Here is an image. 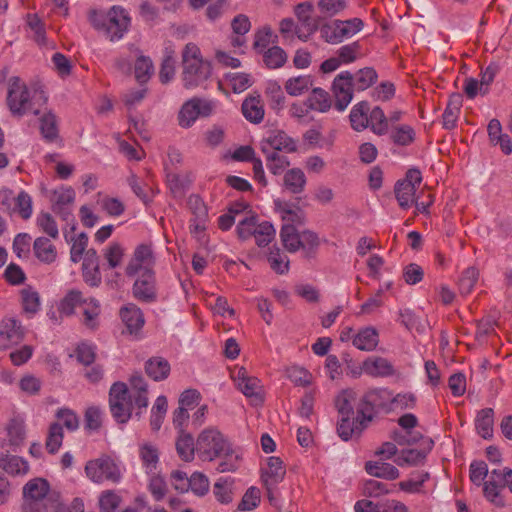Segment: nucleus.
<instances>
[{
    "label": "nucleus",
    "instance_id": "18",
    "mask_svg": "<svg viewBox=\"0 0 512 512\" xmlns=\"http://www.w3.org/2000/svg\"><path fill=\"white\" fill-rule=\"evenodd\" d=\"M75 200V192L71 187H62L53 193V210L58 213L63 220L68 221L69 218L73 221V215L68 209V206Z\"/></svg>",
    "mask_w": 512,
    "mask_h": 512
},
{
    "label": "nucleus",
    "instance_id": "23",
    "mask_svg": "<svg viewBox=\"0 0 512 512\" xmlns=\"http://www.w3.org/2000/svg\"><path fill=\"white\" fill-rule=\"evenodd\" d=\"M361 399L353 389L343 390L335 399V407L341 416H354L355 409L358 415V403Z\"/></svg>",
    "mask_w": 512,
    "mask_h": 512
},
{
    "label": "nucleus",
    "instance_id": "63",
    "mask_svg": "<svg viewBox=\"0 0 512 512\" xmlns=\"http://www.w3.org/2000/svg\"><path fill=\"white\" fill-rule=\"evenodd\" d=\"M124 249L119 243L113 242L104 250V258L110 269L118 267L123 259Z\"/></svg>",
    "mask_w": 512,
    "mask_h": 512
},
{
    "label": "nucleus",
    "instance_id": "19",
    "mask_svg": "<svg viewBox=\"0 0 512 512\" xmlns=\"http://www.w3.org/2000/svg\"><path fill=\"white\" fill-rule=\"evenodd\" d=\"M23 338L20 325L13 318L3 319L0 323V349H6L19 343Z\"/></svg>",
    "mask_w": 512,
    "mask_h": 512
},
{
    "label": "nucleus",
    "instance_id": "28",
    "mask_svg": "<svg viewBox=\"0 0 512 512\" xmlns=\"http://www.w3.org/2000/svg\"><path fill=\"white\" fill-rule=\"evenodd\" d=\"M241 109L243 116L252 123H260L264 118V106L259 95L247 97Z\"/></svg>",
    "mask_w": 512,
    "mask_h": 512
},
{
    "label": "nucleus",
    "instance_id": "2",
    "mask_svg": "<svg viewBox=\"0 0 512 512\" xmlns=\"http://www.w3.org/2000/svg\"><path fill=\"white\" fill-rule=\"evenodd\" d=\"M380 389H371L365 392L358 403V415L341 416L337 424V434L343 441L358 438L373 420L375 408L381 407L382 393Z\"/></svg>",
    "mask_w": 512,
    "mask_h": 512
},
{
    "label": "nucleus",
    "instance_id": "37",
    "mask_svg": "<svg viewBox=\"0 0 512 512\" xmlns=\"http://www.w3.org/2000/svg\"><path fill=\"white\" fill-rule=\"evenodd\" d=\"M369 105L367 102L356 104L350 112L351 126L356 131H362L369 126Z\"/></svg>",
    "mask_w": 512,
    "mask_h": 512
},
{
    "label": "nucleus",
    "instance_id": "41",
    "mask_svg": "<svg viewBox=\"0 0 512 512\" xmlns=\"http://www.w3.org/2000/svg\"><path fill=\"white\" fill-rule=\"evenodd\" d=\"M262 151L266 154L267 167L274 175L281 174L289 166L290 163L286 156L275 151H269L265 145H263Z\"/></svg>",
    "mask_w": 512,
    "mask_h": 512
},
{
    "label": "nucleus",
    "instance_id": "40",
    "mask_svg": "<svg viewBox=\"0 0 512 512\" xmlns=\"http://www.w3.org/2000/svg\"><path fill=\"white\" fill-rule=\"evenodd\" d=\"M80 310L84 315V324L89 328H94L100 314L99 302L94 298H83Z\"/></svg>",
    "mask_w": 512,
    "mask_h": 512
},
{
    "label": "nucleus",
    "instance_id": "42",
    "mask_svg": "<svg viewBox=\"0 0 512 512\" xmlns=\"http://www.w3.org/2000/svg\"><path fill=\"white\" fill-rule=\"evenodd\" d=\"M461 98L459 95L452 96L443 113V126L446 129H453L456 126L460 114Z\"/></svg>",
    "mask_w": 512,
    "mask_h": 512
},
{
    "label": "nucleus",
    "instance_id": "25",
    "mask_svg": "<svg viewBox=\"0 0 512 512\" xmlns=\"http://www.w3.org/2000/svg\"><path fill=\"white\" fill-rule=\"evenodd\" d=\"M365 470L369 475L373 477L390 481L395 480L400 476L399 470L394 465L386 463L382 460L366 462Z\"/></svg>",
    "mask_w": 512,
    "mask_h": 512
},
{
    "label": "nucleus",
    "instance_id": "50",
    "mask_svg": "<svg viewBox=\"0 0 512 512\" xmlns=\"http://www.w3.org/2000/svg\"><path fill=\"white\" fill-rule=\"evenodd\" d=\"M369 125L377 135H384L388 132V119L380 107H374L369 114Z\"/></svg>",
    "mask_w": 512,
    "mask_h": 512
},
{
    "label": "nucleus",
    "instance_id": "21",
    "mask_svg": "<svg viewBox=\"0 0 512 512\" xmlns=\"http://www.w3.org/2000/svg\"><path fill=\"white\" fill-rule=\"evenodd\" d=\"M33 254L39 262L46 265L55 263L58 257L56 246L50 238L44 236L37 237L34 240Z\"/></svg>",
    "mask_w": 512,
    "mask_h": 512
},
{
    "label": "nucleus",
    "instance_id": "47",
    "mask_svg": "<svg viewBox=\"0 0 512 512\" xmlns=\"http://www.w3.org/2000/svg\"><path fill=\"white\" fill-rule=\"evenodd\" d=\"M64 438L63 428L59 423H52L48 430L45 446L50 454H55L60 449Z\"/></svg>",
    "mask_w": 512,
    "mask_h": 512
},
{
    "label": "nucleus",
    "instance_id": "60",
    "mask_svg": "<svg viewBox=\"0 0 512 512\" xmlns=\"http://www.w3.org/2000/svg\"><path fill=\"white\" fill-rule=\"evenodd\" d=\"M154 67L150 58L139 56L135 62V78L139 83H145L153 73Z\"/></svg>",
    "mask_w": 512,
    "mask_h": 512
},
{
    "label": "nucleus",
    "instance_id": "62",
    "mask_svg": "<svg viewBox=\"0 0 512 512\" xmlns=\"http://www.w3.org/2000/svg\"><path fill=\"white\" fill-rule=\"evenodd\" d=\"M26 22L33 33L34 41L40 45L45 44V27L41 19L36 14H28Z\"/></svg>",
    "mask_w": 512,
    "mask_h": 512
},
{
    "label": "nucleus",
    "instance_id": "34",
    "mask_svg": "<svg viewBox=\"0 0 512 512\" xmlns=\"http://www.w3.org/2000/svg\"><path fill=\"white\" fill-rule=\"evenodd\" d=\"M306 101L311 110L321 113L327 112L332 105L329 93L322 88H314Z\"/></svg>",
    "mask_w": 512,
    "mask_h": 512
},
{
    "label": "nucleus",
    "instance_id": "5",
    "mask_svg": "<svg viewBox=\"0 0 512 512\" xmlns=\"http://www.w3.org/2000/svg\"><path fill=\"white\" fill-rule=\"evenodd\" d=\"M57 502V495L43 478L29 480L23 487L22 512H50Z\"/></svg>",
    "mask_w": 512,
    "mask_h": 512
},
{
    "label": "nucleus",
    "instance_id": "53",
    "mask_svg": "<svg viewBox=\"0 0 512 512\" xmlns=\"http://www.w3.org/2000/svg\"><path fill=\"white\" fill-rule=\"evenodd\" d=\"M390 137L395 144L407 146L415 140V131L409 125H399L391 131Z\"/></svg>",
    "mask_w": 512,
    "mask_h": 512
},
{
    "label": "nucleus",
    "instance_id": "61",
    "mask_svg": "<svg viewBox=\"0 0 512 512\" xmlns=\"http://www.w3.org/2000/svg\"><path fill=\"white\" fill-rule=\"evenodd\" d=\"M22 306L26 313L35 314L40 308V297L38 292L31 288L21 291Z\"/></svg>",
    "mask_w": 512,
    "mask_h": 512
},
{
    "label": "nucleus",
    "instance_id": "12",
    "mask_svg": "<svg viewBox=\"0 0 512 512\" xmlns=\"http://www.w3.org/2000/svg\"><path fill=\"white\" fill-rule=\"evenodd\" d=\"M76 222L73 220L70 231L64 230L63 236L65 241L70 244V260L73 263H78L83 258L85 252L88 250L89 238L85 232L74 234L76 230Z\"/></svg>",
    "mask_w": 512,
    "mask_h": 512
},
{
    "label": "nucleus",
    "instance_id": "43",
    "mask_svg": "<svg viewBox=\"0 0 512 512\" xmlns=\"http://www.w3.org/2000/svg\"><path fill=\"white\" fill-rule=\"evenodd\" d=\"M139 455L146 472L153 473L159 462L158 449L151 444H143L140 447Z\"/></svg>",
    "mask_w": 512,
    "mask_h": 512
},
{
    "label": "nucleus",
    "instance_id": "6",
    "mask_svg": "<svg viewBox=\"0 0 512 512\" xmlns=\"http://www.w3.org/2000/svg\"><path fill=\"white\" fill-rule=\"evenodd\" d=\"M89 20L94 28L104 32L111 41H115L121 39L127 32L131 18L123 7L113 6L107 15L92 11Z\"/></svg>",
    "mask_w": 512,
    "mask_h": 512
},
{
    "label": "nucleus",
    "instance_id": "9",
    "mask_svg": "<svg viewBox=\"0 0 512 512\" xmlns=\"http://www.w3.org/2000/svg\"><path fill=\"white\" fill-rule=\"evenodd\" d=\"M214 109L211 101L192 98L186 101L178 114V123L182 128L191 127L200 116H209Z\"/></svg>",
    "mask_w": 512,
    "mask_h": 512
},
{
    "label": "nucleus",
    "instance_id": "58",
    "mask_svg": "<svg viewBox=\"0 0 512 512\" xmlns=\"http://www.w3.org/2000/svg\"><path fill=\"white\" fill-rule=\"evenodd\" d=\"M98 204L111 217H118L125 211V205L118 198L103 196L98 199Z\"/></svg>",
    "mask_w": 512,
    "mask_h": 512
},
{
    "label": "nucleus",
    "instance_id": "64",
    "mask_svg": "<svg viewBox=\"0 0 512 512\" xmlns=\"http://www.w3.org/2000/svg\"><path fill=\"white\" fill-rule=\"evenodd\" d=\"M121 498L113 491H104L99 498L101 512H114L120 505Z\"/></svg>",
    "mask_w": 512,
    "mask_h": 512
},
{
    "label": "nucleus",
    "instance_id": "13",
    "mask_svg": "<svg viewBox=\"0 0 512 512\" xmlns=\"http://www.w3.org/2000/svg\"><path fill=\"white\" fill-rule=\"evenodd\" d=\"M313 5L309 2L300 3L295 8V15L303 30H297V37L306 41L317 29V23L312 18Z\"/></svg>",
    "mask_w": 512,
    "mask_h": 512
},
{
    "label": "nucleus",
    "instance_id": "32",
    "mask_svg": "<svg viewBox=\"0 0 512 512\" xmlns=\"http://www.w3.org/2000/svg\"><path fill=\"white\" fill-rule=\"evenodd\" d=\"M494 411L492 408H484L477 413L475 427L477 433L484 439L493 436Z\"/></svg>",
    "mask_w": 512,
    "mask_h": 512
},
{
    "label": "nucleus",
    "instance_id": "10",
    "mask_svg": "<svg viewBox=\"0 0 512 512\" xmlns=\"http://www.w3.org/2000/svg\"><path fill=\"white\" fill-rule=\"evenodd\" d=\"M351 79L349 71H343L334 78L332 89L336 99L335 107L339 111L345 110L352 101L355 89Z\"/></svg>",
    "mask_w": 512,
    "mask_h": 512
},
{
    "label": "nucleus",
    "instance_id": "57",
    "mask_svg": "<svg viewBox=\"0 0 512 512\" xmlns=\"http://www.w3.org/2000/svg\"><path fill=\"white\" fill-rule=\"evenodd\" d=\"M275 234L276 231L270 222L259 223L254 233L256 244L260 247L267 246L274 239Z\"/></svg>",
    "mask_w": 512,
    "mask_h": 512
},
{
    "label": "nucleus",
    "instance_id": "20",
    "mask_svg": "<svg viewBox=\"0 0 512 512\" xmlns=\"http://www.w3.org/2000/svg\"><path fill=\"white\" fill-rule=\"evenodd\" d=\"M234 381L238 389L246 396V397H258L261 394L262 386L260 385V380L257 377L250 376L247 370L243 367L239 368L234 373Z\"/></svg>",
    "mask_w": 512,
    "mask_h": 512
},
{
    "label": "nucleus",
    "instance_id": "38",
    "mask_svg": "<svg viewBox=\"0 0 512 512\" xmlns=\"http://www.w3.org/2000/svg\"><path fill=\"white\" fill-rule=\"evenodd\" d=\"M313 86V78L310 75H301L289 78L285 83V90L291 96H299Z\"/></svg>",
    "mask_w": 512,
    "mask_h": 512
},
{
    "label": "nucleus",
    "instance_id": "39",
    "mask_svg": "<svg viewBox=\"0 0 512 512\" xmlns=\"http://www.w3.org/2000/svg\"><path fill=\"white\" fill-rule=\"evenodd\" d=\"M284 184L291 193L299 194L304 190L306 184L305 174L301 169H290L284 175Z\"/></svg>",
    "mask_w": 512,
    "mask_h": 512
},
{
    "label": "nucleus",
    "instance_id": "45",
    "mask_svg": "<svg viewBox=\"0 0 512 512\" xmlns=\"http://www.w3.org/2000/svg\"><path fill=\"white\" fill-rule=\"evenodd\" d=\"M37 227L50 239H58L59 229L56 220L48 212H41L36 218Z\"/></svg>",
    "mask_w": 512,
    "mask_h": 512
},
{
    "label": "nucleus",
    "instance_id": "15",
    "mask_svg": "<svg viewBox=\"0 0 512 512\" xmlns=\"http://www.w3.org/2000/svg\"><path fill=\"white\" fill-rule=\"evenodd\" d=\"M362 370L371 377H391L396 374L394 365L386 358L371 356L362 363Z\"/></svg>",
    "mask_w": 512,
    "mask_h": 512
},
{
    "label": "nucleus",
    "instance_id": "24",
    "mask_svg": "<svg viewBox=\"0 0 512 512\" xmlns=\"http://www.w3.org/2000/svg\"><path fill=\"white\" fill-rule=\"evenodd\" d=\"M175 447L180 459L191 462L196 454L197 439L195 440L189 432L178 433Z\"/></svg>",
    "mask_w": 512,
    "mask_h": 512
},
{
    "label": "nucleus",
    "instance_id": "36",
    "mask_svg": "<svg viewBox=\"0 0 512 512\" xmlns=\"http://www.w3.org/2000/svg\"><path fill=\"white\" fill-rule=\"evenodd\" d=\"M0 468L12 475L26 474L29 471L28 462L15 455L1 456Z\"/></svg>",
    "mask_w": 512,
    "mask_h": 512
},
{
    "label": "nucleus",
    "instance_id": "29",
    "mask_svg": "<svg viewBox=\"0 0 512 512\" xmlns=\"http://www.w3.org/2000/svg\"><path fill=\"white\" fill-rule=\"evenodd\" d=\"M33 213L32 197L26 191H20L14 196L9 215L17 214L23 220H28Z\"/></svg>",
    "mask_w": 512,
    "mask_h": 512
},
{
    "label": "nucleus",
    "instance_id": "52",
    "mask_svg": "<svg viewBox=\"0 0 512 512\" xmlns=\"http://www.w3.org/2000/svg\"><path fill=\"white\" fill-rule=\"evenodd\" d=\"M195 202L199 208V213L189 221L190 232L195 236H200L206 228L207 211L205 205L199 198H195Z\"/></svg>",
    "mask_w": 512,
    "mask_h": 512
},
{
    "label": "nucleus",
    "instance_id": "54",
    "mask_svg": "<svg viewBox=\"0 0 512 512\" xmlns=\"http://www.w3.org/2000/svg\"><path fill=\"white\" fill-rule=\"evenodd\" d=\"M83 295L79 291H70L61 301L59 311L61 314L70 316L74 313L75 309L80 308L83 302Z\"/></svg>",
    "mask_w": 512,
    "mask_h": 512
},
{
    "label": "nucleus",
    "instance_id": "55",
    "mask_svg": "<svg viewBox=\"0 0 512 512\" xmlns=\"http://www.w3.org/2000/svg\"><path fill=\"white\" fill-rule=\"evenodd\" d=\"M268 261L270 267L278 274H284L289 269V259L278 247L270 250Z\"/></svg>",
    "mask_w": 512,
    "mask_h": 512
},
{
    "label": "nucleus",
    "instance_id": "22",
    "mask_svg": "<svg viewBox=\"0 0 512 512\" xmlns=\"http://www.w3.org/2000/svg\"><path fill=\"white\" fill-rule=\"evenodd\" d=\"M379 344V332L373 326L359 329L353 335V346L361 351H374Z\"/></svg>",
    "mask_w": 512,
    "mask_h": 512
},
{
    "label": "nucleus",
    "instance_id": "56",
    "mask_svg": "<svg viewBox=\"0 0 512 512\" xmlns=\"http://www.w3.org/2000/svg\"><path fill=\"white\" fill-rule=\"evenodd\" d=\"M339 20H334L321 26V37L328 43L337 44L344 40L342 32L340 31Z\"/></svg>",
    "mask_w": 512,
    "mask_h": 512
},
{
    "label": "nucleus",
    "instance_id": "8",
    "mask_svg": "<svg viewBox=\"0 0 512 512\" xmlns=\"http://www.w3.org/2000/svg\"><path fill=\"white\" fill-rule=\"evenodd\" d=\"M109 407L113 418L121 424L129 421L132 415V394L123 382H115L109 391Z\"/></svg>",
    "mask_w": 512,
    "mask_h": 512
},
{
    "label": "nucleus",
    "instance_id": "51",
    "mask_svg": "<svg viewBox=\"0 0 512 512\" xmlns=\"http://www.w3.org/2000/svg\"><path fill=\"white\" fill-rule=\"evenodd\" d=\"M232 485L233 480L228 477H221L214 484L213 493L216 499L222 504H228L232 501Z\"/></svg>",
    "mask_w": 512,
    "mask_h": 512
},
{
    "label": "nucleus",
    "instance_id": "59",
    "mask_svg": "<svg viewBox=\"0 0 512 512\" xmlns=\"http://www.w3.org/2000/svg\"><path fill=\"white\" fill-rule=\"evenodd\" d=\"M392 490L386 483L369 479L363 484V495L369 498H379L381 496L387 495Z\"/></svg>",
    "mask_w": 512,
    "mask_h": 512
},
{
    "label": "nucleus",
    "instance_id": "30",
    "mask_svg": "<svg viewBox=\"0 0 512 512\" xmlns=\"http://www.w3.org/2000/svg\"><path fill=\"white\" fill-rule=\"evenodd\" d=\"M266 145L268 146V150L270 151H285V152H294L296 151V142L289 137L283 131H276L272 133L266 140Z\"/></svg>",
    "mask_w": 512,
    "mask_h": 512
},
{
    "label": "nucleus",
    "instance_id": "27",
    "mask_svg": "<svg viewBox=\"0 0 512 512\" xmlns=\"http://www.w3.org/2000/svg\"><path fill=\"white\" fill-rule=\"evenodd\" d=\"M171 371L170 363L163 357H151L145 363V372L154 381H163Z\"/></svg>",
    "mask_w": 512,
    "mask_h": 512
},
{
    "label": "nucleus",
    "instance_id": "49",
    "mask_svg": "<svg viewBox=\"0 0 512 512\" xmlns=\"http://www.w3.org/2000/svg\"><path fill=\"white\" fill-rule=\"evenodd\" d=\"M415 187L408 183L397 182L395 186L396 199L403 209H408L414 203Z\"/></svg>",
    "mask_w": 512,
    "mask_h": 512
},
{
    "label": "nucleus",
    "instance_id": "4",
    "mask_svg": "<svg viewBox=\"0 0 512 512\" xmlns=\"http://www.w3.org/2000/svg\"><path fill=\"white\" fill-rule=\"evenodd\" d=\"M43 91L29 89L19 77H11L8 81L7 104L14 115L32 112L38 114L39 107L45 104Z\"/></svg>",
    "mask_w": 512,
    "mask_h": 512
},
{
    "label": "nucleus",
    "instance_id": "26",
    "mask_svg": "<svg viewBox=\"0 0 512 512\" xmlns=\"http://www.w3.org/2000/svg\"><path fill=\"white\" fill-rule=\"evenodd\" d=\"M489 140L493 145H499L506 155L512 153V143L507 134L502 133V126L499 120L492 119L487 127Z\"/></svg>",
    "mask_w": 512,
    "mask_h": 512
},
{
    "label": "nucleus",
    "instance_id": "33",
    "mask_svg": "<svg viewBox=\"0 0 512 512\" xmlns=\"http://www.w3.org/2000/svg\"><path fill=\"white\" fill-rule=\"evenodd\" d=\"M40 132L47 142H54L58 139V119L51 111L44 113L40 118Z\"/></svg>",
    "mask_w": 512,
    "mask_h": 512
},
{
    "label": "nucleus",
    "instance_id": "11",
    "mask_svg": "<svg viewBox=\"0 0 512 512\" xmlns=\"http://www.w3.org/2000/svg\"><path fill=\"white\" fill-rule=\"evenodd\" d=\"M155 263L153 251L150 245L140 244L136 247L133 258L126 267V273L129 276H134L140 271H152Z\"/></svg>",
    "mask_w": 512,
    "mask_h": 512
},
{
    "label": "nucleus",
    "instance_id": "44",
    "mask_svg": "<svg viewBox=\"0 0 512 512\" xmlns=\"http://www.w3.org/2000/svg\"><path fill=\"white\" fill-rule=\"evenodd\" d=\"M287 61L286 52L279 46H273L267 49L263 54V62L269 69H277Z\"/></svg>",
    "mask_w": 512,
    "mask_h": 512
},
{
    "label": "nucleus",
    "instance_id": "35",
    "mask_svg": "<svg viewBox=\"0 0 512 512\" xmlns=\"http://www.w3.org/2000/svg\"><path fill=\"white\" fill-rule=\"evenodd\" d=\"M351 78L355 91H364L377 81L378 74L374 68L365 67L351 74Z\"/></svg>",
    "mask_w": 512,
    "mask_h": 512
},
{
    "label": "nucleus",
    "instance_id": "31",
    "mask_svg": "<svg viewBox=\"0 0 512 512\" xmlns=\"http://www.w3.org/2000/svg\"><path fill=\"white\" fill-rule=\"evenodd\" d=\"M496 479L503 481L498 475L492 476L491 472L490 479L482 484L484 486L483 492L488 501L497 507H502L504 506L505 501L501 493L506 485L505 483L503 485L498 484Z\"/></svg>",
    "mask_w": 512,
    "mask_h": 512
},
{
    "label": "nucleus",
    "instance_id": "3",
    "mask_svg": "<svg viewBox=\"0 0 512 512\" xmlns=\"http://www.w3.org/2000/svg\"><path fill=\"white\" fill-rule=\"evenodd\" d=\"M183 85L187 89L202 86L211 76L212 67L202 56L200 48L195 43H188L182 50Z\"/></svg>",
    "mask_w": 512,
    "mask_h": 512
},
{
    "label": "nucleus",
    "instance_id": "17",
    "mask_svg": "<svg viewBox=\"0 0 512 512\" xmlns=\"http://www.w3.org/2000/svg\"><path fill=\"white\" fill-rule=\"evenodd\" d=\"M133 295L136 299L150 302L156 298L155 277L153 271L143 272L133 285Z\"/></svg>",
    "mask_w": 512,
    "mask_h": 512
},
{
    "label": "nucleus",
    "instance_id": "1",
    "mask_svg": "<svg viewBox=\"0 0 512 512\" xmlns=\"http://www.w3.org/2000/svg\"><path fill=\"white\" fill-rule=\"evenodd\" d=\"M196 454L202 461H221L217 470L221 473L235 471L239 467V455L228 438L214 426L204 428L197 436Z\"/></svg>",
    "mask_w": 512,
    "mask_h": 512
},
{
    "label": "nucleus",
    "instance_id": "48",
    "mask_svg": "<svg viewBox=\"0 0 512 512\" xmlns=\"http://www.w3.org/2000/svg\"><path fill=\"white\" fill-rule=\"evenodd\" d=\"M479 278V271L475 267L465 269L459 280L458 288L461 295H468L472 292Z\"/></svg>",
    "mask_w": 512,
    "mask_h": 512
},
{
    "label": "nucleus",
    "instance_id": "46",
    "mask_svg": "<svg viewBox=\"0 0 512 512\" xmlns=\"http://www.w3.org/2000/svg\"><path fill=\"white\" fill-rule=\"evenodd\" d=\"M281 241L289 252H296L300 248V234L293 225H283L280 231Z\"/></svg>",
    "mask_w": 512,
    "mask_h": 512
},
{
    "label": "nucleus",
    "instance_id": "7",
    "mask_svg": "<svg viewBox=\"0 0 512 512\" xmlns=\"http://www.w3.org/2000/svg\"><path fill=\"white\" fill-rule=\"evenodd\" d=\"M86 476L95 483L110 481L117 483L122 478V472L118 463L109 455L90 460L85 465Z\"/></svg>",
    "mask_w": 512,
    "mask_h": 512
},
{
    "label": "nucleus",
    "instance_id": "16",
    "mask_svg": "<svg viewBox=\"0 0 512 512\" xmlns=\"http://www.w3.org/2000/svg\"><path fill=\"white\" fill-rule=\"evenodd\" d=\"M262 481L266 489L271 493V486H276L281 482L286 474L283 461L279 457L271 456L267 459V464L262 469Z\"/></svg>",
    "mask_w": 512,
    "mask_h": 512
},
{
    "label": "nucleus",
    "instance_id": "14",
    "mask_svg": "<svg viewBox=\"0 0 512 512\" xmlns=\"http://www.w3.org/2000/svg\"><path fill=\"white\" fill-rule=\"evenodd\" d=\"M119 316L131 335H138L145 324L144 315L141 309L132 303L121 307Z\"/></svg>",
    "mask_w": 512,
    "mask_h": 512
}]
</instances>
